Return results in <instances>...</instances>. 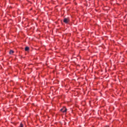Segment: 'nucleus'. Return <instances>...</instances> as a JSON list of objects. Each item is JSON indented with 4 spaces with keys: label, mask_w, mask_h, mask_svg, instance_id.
I'll use <instances>...</instances> for the list:
<instances>
[{
    "label": "nucleus",
    "mask_w": 127,
    "mask_h": 127,
    "mask_svg": "<svg viewBox=\"0 0 127 127\" xmlns=\"http://www.w3.org/2000/svg\"><path fill=\"white\" fill-rule=\"evenodd\" d=\"M61 112H62V113H66L67 112V108L65 107H64L62 109H61Z\"/></svg>",
    "instance_id": "nucleus-1"
},
{
    "label": "nucleus",
    "mask_w": 127,
    "mask_h": 127,
    "mask_svg": "<svg viewBox=\"0 0 127 127\" xmlns=\"http://www.w3.org/2000/svg\"><path fill=\"white\" fill-rule=\"evenodd\" d=\"M69 21H70V20L68 18H65L64 19V23H68Z\"/></svg>",
    "instance_id": "nucleus-2"
},
{
    "label": "nucleus",
    "mask_w": 127,
    "mask_h": 127,
    "mask_svg": "<svg viewBox=\"0 0 127 127\" xmlns=\"http://www.w3.org/2000/svg\"><path fill=\"white\" fill-rule=\"evenodd\" d=\"M25 51H28V50H29V47H26L25 48Z\"/></svg>",
    "instance_id": "nucleus-3"
},
{
    "label": "nucleus",
    "mask_w": 127,
    "mask_h": 127,
    "mask_svg": "<svg viewBox=\"0 0 127 127\" xmlns=\"http://www.w3.org/2000/svg\"><path fill=\"white\" fill-rule=\"evenodd\" d=\"M14 52H13V51L12 50H10L9 52V54H13Z\"/></svg>",
    "instance_id": "nucleus-4"
},
{
    "label": "nucleus",
    "mask_w": 127,
    "mask_h": 127,
    "mask_svg": "<svg viewBox=\"0 0 127 127\" xmlns=\"http://www.w3.org/2000/svg\"><path fill=\"white\" fill-rule=\"evenodd\" d=\"M19 127H23V124H22V123H21Z\"/></svg>",
    "instance_id": "nucleus-5"
}]
</instances>
